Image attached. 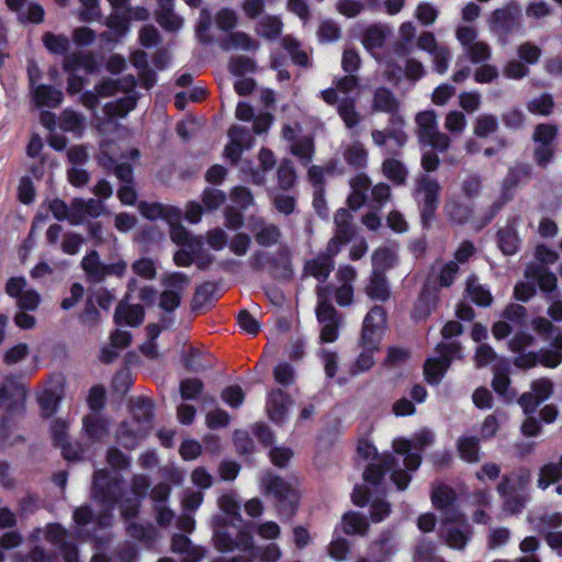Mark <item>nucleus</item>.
<instances>
[{
    "mask_svg": "<svg viewBox=\"0 0 562 562\" xmlns=\"http://www.w3.org/2000/svg\"><path fill=\"white\" fill-rule=\"evenodd\" d=\"M248 262L255 272L267 271L278 281H290L293 278L292 254L286 245L280 246L274 252L256 250Z\"/></svg>",
    "mask_w": 562,
    "mask_h": 562,
    "instance_id": "obj_1",
    "label": "nucleus"
},
{
    "mask_svg": "<svg viewBox=\"0 0 562 562\" xmlns=\"http://www.w3.org/2000/svg\"><path fill=\"white\" fill-rule=\"evenodd\" d=\"M122 479L111 475L109 470L101 469L94 472L92 483V497L111 512L116 505L120 506L123 497Z\"/></svg>",
    "mask_w": 562,
    "mask_h": 562,
    "instance_id": "obj_2",
    "label": "nucleus"
},
{
    "mask_svg": "<svg viewBox=\"0 0 562 562\" xmlns=\"http://www.w3.org/2000/svg\"><path fill=\"white\" fill-rule=\"evenodd\" d=\"M440 190L439 182L429 176L423 175L415 179L414 198L418 203L424 225H428L435 216L439 205Z\"/></svg>",
    "mask_w": 562,
    "mask_h": 562,
    "instance_id": "obj_3",
    "label": "nucleus"
},
{
    "mask_svg": "<svg viewBox=\"0 0 562 562\" xmlns=\"http://www.w3.org/2000/svg\"><path fill=\"white\" fill-rule=\"evenodd\" d=\"M263 484L267 494L274 497L279 514L286 519L292 518L299 505L300 496L297 491L283 479L276 475H267Z\"/></svg>",
    "mask_w": 562,
    "mask_h": 562,
    "instance_id": "obj_4",
    "label": "nucleus"
},
{
    "mask_svg": "<svg viewBox=\"0 0 562 562\" xmlns=\"http://www.w3.org/2000/svg\"><path fill=\"white\" fill-rule=\"evenodd\" d=\"M415 123L419 142L441 153L449 148L451 139L447 134L439 131L437 114L434 110L418 112L415 116Z\"/></svg>",
    "mask_w": 562,
    "mask_h": 562,
    "instance_id": "obj_5",
    "label": "nucleus"
},
{
    "mask_svg": "<svg viewBox=\"0 0 562 562\" xmlns=\"http://www.w3.org/2000/svg\"><path fill=\"white\" fill-rule=\"evenodd\" d=\"M81 268L90 283H101L109 276L123 277L127 265L123 260L105 265L100 260L97 250H90L81 260Z\"/></svg>",
    "mask_w": 562,
    "mask_h": 562,
    "instance_id": "obj_6",
    "label": "nucleus"
},
{
    "mask_svg": "<svg viewBox=\"0 0 562 562\" xmlns=\"http://www.w3.org/2000/svg\"><path fill=\"white\" fill-rule=\"evenodd\" d=\"M150 479L143 473H135L130 480L132 496L123 498L120 503V513L125 520L135 518L138 515L142 501L148 495Z\"/></svg>",
    "mask_w": 562,
    "mask_h": 562,
    "instance_id": "obj_7",
    "label": "nucleus"
},
{
    "mask_svg": "<svg viewBox=\"0 0 562 562\" xmlns=\"http://www.w3.org/2000/svg\"><path fill=\"white\" fill-rule=\"evenodd\" d=\"M357 276L358 273L355 267L341 265L335 274L338 284H318L316 288H330V296L334 294L336 303L339 306H349L353 303V282Z\"/></svg>",
    "mask_w": 562,
    "mask_h": 562,
    "instance_id": "obj_8",
    "label": "nucleus"
},
{
    "mask_svg": "<svg viewBox=\"0 0 562 562\" xmlns=\"http://www.w3.org/2000/svg\"><path fill=\"white\" fill-rule=\"evenodd\" d=\"M492 29L503 34L517 31L521 25V8L517 2H509L496 9L491 16Z\"/></svg>",
    "mask_w": 562,
    "mask_h": 562,
    "instance_id": "obj_9",
    "label": "nucleus"
},
{
    "mask_svg": "<svg viewBox=\"0 0 562 562\" xmlns=\"http://www.w3.org/2000/svg\"><path fill=\"white\" fill-rule=\"evenodd\" d=\"M26 280L22 277L11 278L5 284V293L16 299L20 310L35 311L41 302L40 294L33 289H26Z\"/></svg>",
    "mask_w": 562,
    "mask_h": 562,
    "instance_id": "obj_10",
    "label": "nucleus"
},
{
    "mask_svg": "<svg viewBox=\"0 0 562 562\" xmlns=\"http://www.w3.org/2000/svg\"><path fill=\"white\" fill-rule=\"evenodd\" d=\"M371 138L387 156H400L407 142L406 133L396 128L372 130Z\"/></svg>",
    "mask_w": 562,
    "mask_h": 562,
    "instance_id": "obj_11",
    "label": "nucleus"
},
{
    "mask_svg": "<svg viewBox=\"0 0 562 562\" xmlns=\"http://www.w3.org/2000/svg\"><path fill=\"white\" fill-rule=\"evenodd\" d=\"M400 109L401 101L391 89L381 86L373 90L370 103L371 113L389 114L391 116V122L395 123V120L400 119Z\"/></svg>",
    "mask_w": 562,
    "mask_h": 562,
    "instance_id": "obj_12",
    "label": "nucleus"
},
{
    "mask_svg": "<svg viewBox=\"0 0 562 562\" xmlns=\"http://www.w3.org/2000/svg\"><path fill=\"white\" fill-rule=\"evenodd\" d=\"M469 532L470 526L461 520L459 515L446 517L443 533L449 547L462 550L469 540Z\"/></svg>",
    "mask_w": 562,
    "mask_h": 562,
    "instance_id": "obj_13",
    "label": "nucleus"
},
{
    "mask_svg": "<svg viewBox=\"0 0 562 562\" xmlns=\"http://www.w3.org/2000/svg\"><path fill=\"white\" fill-rule=\"evenodd\" d=\"M519 223L520 216H510L507 220L506 225L503 228H499L496 234L497 245L501 251L506 256L515 255L520 248L521 240L517 233Z\"/></svg>",
    "mask_w": 562,
    "mask_h": 562,
    "instance_id": "obj_14",
    "label": "nucleus"
},
{
    "mask_svg": "<svg viewBox=\"0 0 562 562\" xmlns=\"http://www.w3.org/2000/svg\"><path fill=\"white\" fill-rule=\"evenodd\" d=\"M172 552L180 554L181 562H200L205 554L203 548L192 544L190 539L183 535H175L171 540ZM158 562H176L171 558H161Z\"/></svg>",
    "mask_w": 562,
    "mask_h": 562,
    "instance_id": "obj_15",
    "label": "nucleus"
},
{
    "mask_svg": "<svg viewBox=\"0 0 562 562\" xmlns=\"http://www.w3.org/2000/svg\"><path fill=\"white\" fill-rule=\"evenodd\" d=\"M317 304L316 317L321 325L341 324V315L330 302V288L315 289Z\"/></svg>",
    "mask_w": 562,
    "mask_h": 562,
    "instance_id": "obj_16",
    "label": "nucleus"
},
{
    "mask_svg": "<svg viewBox=\"0 0 562 562\" xmlns=\"http://www.w3.org/2000/svg\"><path fill=\"white\" fill-rule=\"evenodd\" d=\"M371 319H376L380 323H385L386 312L382 306L375 305L373 306L368 314L364 316L362 324V333H361V342L366 349L374 350L378 342L380 341L381 331L374 328L369 327V322Z\"/></svg>",
    "mask_w": 562,
    "mask_h": 562,
    "instance_id": "obj_17",
    "label": "nucleus"
},
{
    "mask_svg": "<svg viewBox=\"0 0 562 562\" xmlns=\"http://www.w3.org/2000/svg\"><path fill=\"white\" fill-rule=\"evenodd\" d=\"M334 87L325 89L321 92V98L328 105H335L340 101L339 93L348 94L356 90L359 86V78L352 74L336 78Z\"/></svg>",
    "mask_w": 562,
    "mask_h": 562,
    "instance_id": "obj_18",
    "label": "nucleus"
},
{
    "mask_svg": "<svg viewBox=\"0 0 562 562\" xmlns=\"http://www.w3.org/2000/svg\"><path fill=\"white\" fill-rule=\"evenodd\" d=\"M396 533L392 529H385L380 532L378 538L371 542V549L376 557V562H386L397 551Z\"/></svg>",
    "mask_w": 562,
    "mask_h": 562,
    "instance_id": "obj_19",
    "label": "nucleus"
},
{
    "mask_svg": "<svg viewBox=\"0 0 562 562\" xmlns=\"http://www.w3.org/2000/svg\"><path fill=\"white\" fill-rule=\"evenodd\" d=\"M136 85V78L127 75L120 79L105 78L94 87V90L101 98H110L119 92L131 93Z\"/></svg>",
    "mask_w": 562,
    "mask_h": 562,
    "instance_id": "obj_20",
    "label": "nucleus"
},
{
    "mask_svg": "<svg viewBox=\"0 0 562 562\" xmlns=\"http://www.w3.org/2000/svg\"><path fill=\"white\" fill-rule=\"evenodd\" d=\"M250 231L256 243L261 247H271L279 244L282 232L280 227L273 223H267L263 220L255 221Z\"/></svg>",
    "mask_w": 562,
    "mask_h": 562,
    "instance_id": "obj_21",
    "label": "nucleus"
},
{
    "mask_svg": "<svg viewBox=\"0 0 562 562\" xmlns=\"http://www.w3.org/2000/svg\"><path fill=\"white\" fill-rule=\"evenodd\" d=\"M396 467H398L396 457L391 453H385L367 467L363 472V479L368 483L378 485L383 480L384 474Z\"/></svg>",
    "mask_w": 562,
    "mask_h": 562,
    "instance_id": "obj_22",
    "label": "nucleus"
},
{
    "mask_svg": "<svg viewBox=\"0 0 562 562\" xmlns=\"http://www.w3.org/2000/svg\"><path fill=\"white\" fill-rule=\"evenodd\" d=\"M291 405L292 400L289 394L279 389L272 390L266 406L269 418L274 423H282Z\"/></svg>",
    "mask_w": 562,
    "mask_h": 562,
    "instance_id": "obj_23",
    "label": "nucleus"
},
{
    "mask_svg": "<svg viewBox=\"0 0 562 562\" xmlns=\"http://www.w3.org/2000/svg\"><path fill=\"white\" fill-rule=\"evenodd\" d=\"M351 193L347 199L349 209L357 211L368 201V191L371 188V180L366 173H358L350 179Z\"/></svg>",
    "mask_w": 562,
    "mask_h": 562,
    "instance_id": "obj_24",
    "label": "nucleus"
},
{
    "mask_svg": "<svg viewBox=\"0 0 562 562\" xmlns=\"http://www.w3.org/2000/svg\"><path fill=\"white\" fill-rule=\"evenodd\" d=\"M335 268V261L330 258L317 254L315 257L306 260L303 266V274L317 279L324 283Z\"/></svg>",
    "mask_w": 562,
    "mask_h": 562,
    "instance_id": "obj_25",
    "label": "nucleus"
},
{
    "mask_svg": "<svg viewBox=\"0 0 562 562\" xmlns=\"http://www.w3.org/2000/svg\"><path fill=\"white\" fill-rule=\"evenodd\" d=\"M531 480V472L526 468H519L509 474H505L497 485V492H527Z\"/></svg>",
    "mask_w": 562,
    "mask_h": 562,
    "instance_id": "obj_26",
    "label": "nucleus"
},
{
    "mask_svg": "<svg viewBox=\"0 0 562 562\" xmlns=\"http://www.w3.org/2000/svg\"><path fill=\"white\" fill-rule=\"evenodd\" d=\"M218 43L220 47L226 52L237 49L251 52L257 50L259 47V43L256 40L240 31L229 32Z\"/></svg>",
    "mask_w": 562,
    "mask_h": 562,
    "instance_id": "obj_27",
    "label": "nucleus"
},
{
    "mask_svg": "<svg viewBox=\"0 0 562 562\" xmlns=\"http://www.w3.org/2000/svg\"><path fill=\"white\" fill-rule=\"evenodd\" d=\"M357 104L356 98H342L335 104L339 117L348 130L357 128L363 121V115L359 112Z\"/></svg>",
    "mask_w": 562,
    "mask_h": 562,
    "instance_id": "obj_28",
    "label": "nucleus"
},
{
    "mask_svg": "<svg viewBox=\"0 0 562 562\" xmlns=\"http://www.w3.org/2000/svg\"><path fill=\"white\" fill-rule=\"evenodd\" d=\"M366 293L371 300L379 302H385L391 297V289L383 271L373 269Z\"/></svg>",
    "mask_w": 562,
    "mask_h": 562,
    "instance_id": "obj_29",
    "label": "nucleus"
},
{
    "mask_svg": "<svg viewBox=\"0 0 562 562\" xmlns=\"http://www.w3.org/2000/svg\"><path fill=\"white\" fill-rule=\"evenodd\" d=\"M182 361L184 368L190 372L205 371L214 366V359L210 353L193 347L183 351Z\"/></svg>",
    "mask_w": 562,
    "mask_h": 562,
    "instance_id": "obj_30",
    "label": "nucleus"
},
{
    "mask_svg": "<svg viewBox=\"0 0 562 562\" xmlns=\"http://www.w3.org/2000/svg\"><path fill=\"white\" fill-rule=\"evenodd\" d=\"M131 413L138 428H144L145 432L150 428L153 418V403L147 397H135L130 401Z\"/></svg>",
    "mask_w": 562,
    "mask_h": 562,
    "instance_id": "obj_31",
    "label": "nucleus"
},
{
    "mask_svg": "<svg viewBox=\"0 0 562 562\" xmlns=\"http://www.w3.org/2000/svg\"><path fill=\"white\" fill-rule=\"evenodd\" d=\"M397 156H389L382 162L381 170L386 179L395 186H405L408 177V169Z\"/></svg>",
    "mask_w": 562,
    "mask_h": 562,
    "instance_id": "obj_32",
    "label": "nucleus"
},
{
    "mask_svg": "<svg viewBox=\"0 0 562 562\" xmlns=\"http://www.w3.org/2000/svg\"><path fill=\"white\" fill-rule=\"evenodd\" d=\"M525 276L533 279L542 292L552 293L557 289V277L542 265H529L526 268Z\"/></svg>",
    "mask_w": 562,
    "mask_h": 562,
    "instance_id": "obj_33",
    "label": "nucleus"
},
{
    "mask_svg": "<svg viewBox=\"0 0 562 562\" xmlns=\"http://www.w3.org/2000/svg\"><path fill=\"white\" fill-rule=\"evenodd\" d=\"M36 106L57 108L63 101V92L52 86L37 85L32 89Z\"/></svg>",
    "mask_w": 562,
    "mask_h": 562,
    "instance_id": "obj_34",
    "label": "nucleus"
},
{
    "mask_svg": "<svg viewBox=\"0 0 562 562\" xmlns=\"http://www.w3.org/2000/svg\"><path fill=\"white\" fill-rule=\"evenodd\" d=\"M127 95L124 98H121L116 101L108 102L103 106V113L109 119H115V117H124L126 116L131 111H133L137 104L138 97L136 93L131 92L126 93Z\"/></svg>",
    "mask_w": 562,
    "mask_h": 562,
    "instance_id": "obj_35",
    "label": "nucleus"
},
{
    "mask_svg": "<svg viewBox=\"0 0 562 562\" xmlns=\"http://www.w3.org/2000/svg\"><path fill=\"white\" fill-rule=\"evenodd\" d=\"M446 216L454 224L462 225L473 215V209L459 199H449L443 205Z\"/></svg>",
    "mask_w": 562,
    "mask_h": 562,
    "instance_id": "obj_36",
    "label": "nucleus"
},
{
    "mask_svg": "<svg viewBox=\"0 0 562 562\" xmlns=\"http://www.w3.org/2000/svg\"><path fill=\"white\" fill-rule=\"evenodd\" d=\"M438 300L437 292L425 288L414 304L412 316L416 321L425 319L435 310Z\"/></svg>",
    "mask_w": 562,
    "mask_h": 562,
    "instance_id": "obj_37",
    "label": "nucleus"
},
{
    "mask_svg": "<svg viewBox=\"0 0 562 562\" xmlns=\"http://www.w3.org/2000/svg\"><path fill=\"white\" fill-rule=\"evenodd\" d=\"M114 321L117 324L138 326L144 321V308L139 304L120 303L115 308Z\"/></svg>",
    "mask_w": 562,
    "mask_h": 562,
    "instance_id": "obj_38",
    "label": "nucleus"
},
{
    "mask_svg": "<svg viewBox=\"0 0 562 562\" xmlns=\"http://www.w3.org/2000/svg\"><path fill=\"white\" fill-rule=\"evenodd\" d=\"M335 236L342 243H349L355 235V226L352 224V215L346 209H339L334 216Z\"/></svg>",
    "mask_w": 562,
    "mask_h": 562,
    "instance_id": "obj_39",
    "label": "nucleus"
},
{
    "mask_svg": "<svg viewBox=\"0 0 562 562\" xmlns=\"http://www.w3.org/2000/svg\"><path fill=\"white\" fill-rule=\"evenodd\" d=\"M342 157L345 161L356 168L360 169L367 165L368 150L362 142L356 139L344 147Z\"/></svg>",
    "mask_w": 562,
    "mask_h": 562,
    "instance_id": "obj_40",
    "label": "nucleus"
},
{
    "mask_svg": "<svg viewBox=\"0 0 562 562\" xmlns=\"http://www.w3.org/2000/svg\"><path fill=\"white\" fill-rule=\"evenodd\" d=\"M465 291L476 305L487 307L493 302V296L488 289L479 282L476 276H471L468 279Z\"/></svg>",
    "mask_w": 562,
    "mask_h": 562,
    "instance_id": "obj_41",
    "label": "nucleus"
},
{
    "mask_svg": "<svg viewBox=\"0 0 562 562\" xmlns=\"http://www.w3.org/2000/svg\"><path fill=\"white\" fill-rule=\"evenodd\" d=\"M341 526L342 531L349 536H366L369 530V522L366 516L355 512L347 513L342 516Z\"/></svg>",
    "mask_w": 562,
    "mask_h": 562,
    "instance_id": "obj_42",
    "label": "nucleus"
},
{
    "mask_svg": "<svg viewBox=\"0 0 562 562\" xmlns=\"http://www.w3.org/2000/svg\"><path fill=\"white\" fill-rule=\"evenodd\" d=\"M235 533L231 531L224 519H218L214 528L213 541L218 551L228 552L234 550Z\"/></svg>",
    "mask_w": 562,
    "mask_h": 562,
    "instance_id": "obj_43",
    "label": "nucleus"
},
{
    "mask_svg": "<svg viewBox=\"0 0 562 562\" xmlns=\"http://www.w3.org/2000/svg\"><path fill=\"white\" fill-rule=\"evenodd\" d=\"M282 47L289 53L292 61L302 67H310L311 59L307 53L302 48L301 43L291 35H285L281 40Z\"/></svg>",
    "mask_w": 562,
    "mask_h": 562,
    "instance_id": "obj_44",
    "label": "nucleus"
},
{
    "mask_svg": "<svg viewBox=\"0 0 562 562\" xmlns=\"http://www.w3.org/2000/svg\"><path fill=\"white\" fill-rule=\"evenodd\" d=\"M492 387L506 403H512L517 397V392L510 387L509 375L504 370H495Z\"/></svg>",
    "mask_w": 562,
    "mask_h": 562,
    "instance_id": "obj_45",
    "label": "nucleus"
},
{
    "mask_svg": "<svg viewBox=\"0 0 562 562\" xmlns=\"http://www.w3.org/2000/svg\"><path fill=\"white\" fill-rule=\"evenodd\" d=\"M282 27L283 23L280 18L266 15L258 21L255 31L266 40H274L281 34Z\"/></svg>",
    "mask_w": 562,
    "mask_h": 562,
    "instance_id": "obj_46",
    "label": "nucleus"
},
{
    "mask_svg": "<svg viewBox=\"0 0 562 562\" xmlns=\"http://www.w3.org/2000/svg\"><path fill=\"white\" fill-rule=\"evenodd\" d=\"M83 429L92 441H101L109 432L108 423L98 415H88L83 418Z\"/></svg>",
    "mask_w": 562,
    "mask_h": 562,
    "instance_id": "obj_47",
    "label": "nucleus"
},
{
    "mask_svg": "<svg viewBox=\"0 0 562 562\" xmlns=\"http://www.w3.org/2000/svg\"><path fill=\"white\" fill-rule=\"evenodd\" d=\"M292 155H294L303 166H307L315 153V145L313 138L308 136L301 137L293 140L290 146Z\"/></svg>",
    "mask_w": 562,
    "mask_h": 562,
    "instance_id": "obj_48",
    "label": "nucleus"
},
{
    "mask_svg": "<svg viewBox=\"0 0 562 562\" xmlns=\"http://www.w3.org/2000/svg\"><path fill=\"white\" fill-rule=\"evenodd\" d=\"M479 438L476 437H462L458 439L457 449L462 460L469 463H476L480 461V447Z\"/></svg>",
    "mask_w": 562,
    "mask_h": 562,
    "instance_id": "obj_49",
    "label": "nucleus"
},
{
    "mask_svg": "<svg viewBox=\"0 0 562 562\" xmlns=\"http://www.w3.org/2000/svg\"><path fill=\"white\" fill-rule=\"evenodd\" d=\"M147 432L144 428H132L127 423H122L117 429V441L126 449H134L140 438Z\"/></svg>",
    "mask_w": 562,
    "mask_h": 562,
    "instance_id": "obj_50",
    "label": "nucleus"
},
{
    "mask_svg": "<svg viewBox=\"0 0 562 562\" xmlns=\"http://www.w3.org/2000/svg\"><path fill=\"white\" fill-rule=\"evenodd\" d=\"M503 498L504 510L510 514H518L528 502L527 492H497Z\"/></svg>",
    "mask_w": 562,
    "mask_h": 562,
    "instance_id": "obj_51",
    "label": "nucleus"
},
{
    "mask_svg": "<svg viewBox=\"0 0 562 562\" xmlns=\"http://www.w3.org/2000/svg\"><path fill=\"white\" fill-rule=\"evenodd\" d=\"M498 130V120L493 114H481L473 123V133L479 138H486Z\"/></svg>",
    "mask_w": 562,
    "mask_h": 562,
    "instance_id": "obj_52",
    "label": "nucleus"
},
{
    "mask_svg": "<svg viewBox=\"0 0 562 562\" xmlns=\"http://www.w3.org/2000/svg\"><path fill=\"white\" fill-rule=\"evenodd\" d=\"M44 46L53 54L63 55L69 49L70 43L67 36L61 34H54L50 32L44 33L42 37Z\"/></svg>",
    "mask_w": 562,
    "mask_h": 562,
    "instance_id": "obj_53",
    "label": "nucleus"
},
{
    "mask_svg": "<svg viewBox=\"0 0 562 562\" xmlns=\"http://www.w3.org/2000/svg\"><path fill=\"white\" fill-rule=\"evenodd\" d=\"M278 183L282 190H289L296 182V173L293 164L289 159H283L277 170Z\"/></svg>",
    "mask_w": 562,
    "mask_h": 562,
    "instance_id": "obj_54",
    "label": "nucleus"
},
{
    "mask_svg": "<svg viewBox=\"0 0 562 562\" xmlns=\"http://www.w3.org/2000/svg\"><path fill=\"white\" fill-rule=\"evenodd\" d=\"M448 368L438 357L427 359L424 364L426 381L430 384H438Z\"/></svg>",
    "mask_w": 562,
    "mask_h": 562,
    "instance_id": "obj_55",
    "label": "nucleus"
},
{
    "mask_svg": "<svg viewBox=\"0 0 562 562\" xmlns=\"http://www.w3.org/2000/svg\"><path fill=\"white\" fill-rule=\"evenodd\" d=\"M562 479V469L560 463L544 464L539 472L538 486L546 490L550 484Z\"/></svg>",
    "mask_w": 562,
    "mask_h": 562,
    "instance_id": "obj_56",
    "label": "nucleus"
},
{
    "mask_svg": "<svg viewBox=\"0 0 562 562\" xmlns=\"http://www.w3.org/2000/svg\"><path fill=\"white\" fill-rule=\"evenodd\" d=\"M99 162L105 169L112 168L113 173L120 180L121 184L122 183H131L134 181L133 168L130 164H126V162L116 164L112 158H109L106 161H103V158H100Z\"/></svg>",
    "mask_w": 562,
    "mask_h": 562,
    "instance_id": "obj_57",
    "label": "nucleus"
},
{
    "mask_svg": "<svg viewBox=\"0 0 562 562\" xmlns=\"http://www.w3.org/2000/svg\"><path fill=\"white\" fill-rule=\"evenodd\" d=\"M85 125V117L71 110H65L59 116V127L65 132H80Z\"/></svg>",
    "mask_w": 562,
    "mask_h": 562,
    "instance_id": "obj_58",
    "label": "nucleus"
},
{
    "mask_svg": "<svg viewBox=\"0 0 562 562\" xmlns=\"http://www.w3.org/2000/svg\"><path fill=\"white\" fill-rule=\"evenodd\" d=\"M557 136L558 127L555 125L541 123L535 127L532 140L533 143H541L543 145H555Z\"/></svg>",
    "mask_w": 562,
    "mask_h": 562,
    "instance_id": "obj_59",
    "label": "nucleus"
},
{
    "mask_svg": "<svg viewBox=\"0 0 562 562\" xmlns=\"http://www.w3.org/2000/svg\"><path fill=\"white\" fill-rule=\"evenodd\" d=\"M467 127V119L461 111H450L445 116V128L453 136H460Z\"/></svg>",
    "mask_w": 562,
    "mask_h": 562,
    "instance_id": "obj_60",
    "label": "nucleus"
},
{
    "mask_svg": "<svg viewBox=\"0 0 562 562\" xmlns=\"http://www.w3.org/2000/svg\"><path fill=\"white\" fill-rule=\"evenodd\" d=\"M454 499V492L446 485H439L434 488L431 501L436 508L449 510L450 505Z\"/></svg>",
    "mask_w": 562,
    "mask_h": 562,
    "instance_id": "obj_61",
    "label": "nucleus"
},
{
    "mask_svg": "<svg viewBox=\"0 0 562 562\" xmlns=\"http://www.w3.org/2000/svg\"><path fill=\"white\" fill-rule=\"evenodd\" d=\"M128 12L113 10L106 18L105 25L116 35H124L128 29Z\"/></svg>",
    "mask_w": 562,
    "mask_h": 562,
    "instance_id": "obj_62",
    "label": "nucleus"
},
{
    "mask_svg": "<svg viewBox=\"0 0 562 562\" xmlns=\"http://www.w3.org/2000/svg\"><path fill=\"white\" fill-rule=\"evenodd\" d=\"M541 55V48L531 42H524L517 47V56L524 64L535 65Z\"/></svg>",
    "mask_w": 562,
    "mask_h": 562,
    "instance_id": "obj_63",
    "label": "nucleus"
},
{
    "mask_svg": "<svg viewBox=\"0 0 562 562\" xmlns=\"http://www.w3.org/2000/svg\"><path fill=\"white\" fill-rule=\"evenodd\" d=\"M202 202L204 209L209 212L217 210L226 201V195L223 191L215 188H206L202 192Z\"/></svg>",
    "mask_w": 562,
    "mask_h": 562,
    "instance_id": "obj_64",
    "label": "nucleus"
}]
</instances>
